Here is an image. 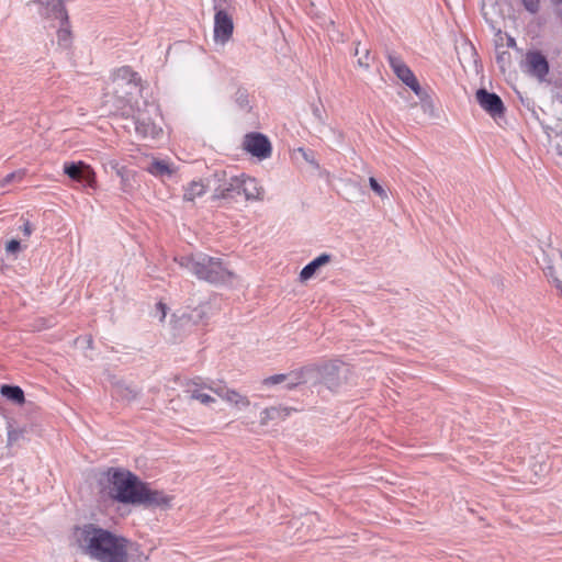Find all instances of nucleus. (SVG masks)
Returning a JSON list of instances; mask_svg holds the SVG:
<instances>
[{
  "label": "nucleus",
  "instance_id": "obj_47",
  "mask_svg": "<svg viewBox=\"0 0 562 562\" xmlns=\"http://www.w3.org/2000/svg\"><path fill=\"white\" fill-rule=\"evenodd\" d=\"M559 291H560V294L562 295V284H561Z\"/></svg>",
  "mask_w": 562,
  "mask_h": 562
},
{
  "label": "nucleus",
  "instance_id": "obj_21",
  "mask_svg": "<svg viewBox=\"0 0 562 562\" xmlns=\"http://www.w3.org/2000/svg\"><path fill=\"white\" fill-rule=\"evenodd\" d=\"M207 184H204L201 181H192L184 189L183 200L193 202L195 198L202 196L206 191Z\"/></svg>",
  "mask_w": 562,
  "mask_h": 562
},
{
  "label": "nucleus",
  "instance_id": "obj_10",
  "mask_svg": "<svg viewBox=\"0 0 562 562\" xmlns=\"http://www.w3.org/2000/svg\"><path fill=\"white\" fill-rule=\"evenodd\" d=\"M475 98L480 106L492 117L497 119L505 114L504 103L495 92H488L486 89L481 88L476 91Z\"/></svg>",
  "mask_w": 562,
  "mask_h": 562
},
{
  "label": "nucleus",
  "instance_id": "obj_22",
  "mask_svg": "<svg viewBox=\"0 0 562 562\" xmlns=\"http://www.w3.org/2000/svg\"><path fill=\"white\" fill-rule=\"evenodd\" d=\"M147 171L156 177H170L173 173L172 168L165 160H153L147 167Z\"/></svg>",
  "mask_w": 562,
  "mask_h": 562
},
{
  "label": "nucleus",
  "instance_id": "obj_3",
  "mask_svg": "<svg viewBox=\"0 0 562 562\" xmlns=\"http://www.w3.org/2000/svg\"><path fill=\"white\" fill-rule=\"evenodd\" d=\"M109 479L111 496L122 504H138L144 487V482L137 475L130 471L112 469Z\"/></svg>",
  "mask_w": 562,
  "mask_h": 562
},
{
  "label": "nucleus",
  "instance_id": "obj_27",
  "mask_svg": "<svg viewBox=\"0 0 562 562\" xmlns=\"http://www.w3.org/2000/svg\"><path fill=\"white\" fill-rule=\"evenodd\" d=\"M369 184L372 191L378 194L382 200L387 199L386 191L383 189V187L378 182V180L374 177L369 178Z\"/></svg>",
  "mask_w": 562,
  "mask_h": 562
},
{
  "label": "nucleus",
  "instance_id": "obj_29",
  "mask_svg": "<svg viewBox=\"0 0 562 562\" xmlns=\"http://www.w3.org/2000/svg\"><path fill=\"white\" fill-rule=\"evenodd\" d=\"M297 153H300L303 159L314 167H318V162L315 159V155L312 150L305 149L303 147L297 148Z\"/></svg>",
  "mask_w": 562,
  "mask_h": 562
},
{
  "label": "nucleus",
  "instance_id": "obj_37",
  "mask_svg": "<svg viewBox=\"0 0 562 562\" xmlns=\"http://www.w3.org/2000/svg\"><path fill=\"white\" fill-rule=\"evenodd\" d=\"M20 248H21V244H20V241H19V240H16V239H11V240L7 244V247H5L7 251H8V252H11V254H14V252L19 251V250H20Z\"/></svg>",
  "mask_w": 562,
  "mask_h": 562
},
{
  "label": "nucleus",
  "instance_id": "obj_13",
  "mask_svg": "<svg viewBox=\"0 0 562 562\" xmlns=\"http://www.w3.org/2000/svg\"><path fill=\"white\" fill-rule=\"evenodd\" d=\"M140 501L138 504H144L146 506H157L167 508L170 506L171 498L157 490H150L148 485L145 483L143 487V492L140 495Z\"/></svg>",
  "mask_w": 562,
  "mask_h": 562
},
{
  "label": "nucleus",
  "instance_id": "obj_5",
  "mask_svg": "<svg viewBox=\"0 0 562 562\" xmlns=\"http://www.w3.org/2000/svg\"><path fill=\"white\" fill-rule=\"evenodd\" d=\"M207 187L213 190V199H232L240 194L239 176H228L226 171H215L207 179Z\"/></svg>",
  "mask_w": 562,
  "mask_h": 562
},
{
  "label": "nucleus",
  "instance_id": "obj_20",
  "mask_svg": "<svg viewBox=\"0 0 562 562\" xmlns=\"http://www.w3.org/2000/svg\"><path fill=\"white\" fill-rule=\"evenodd\" d=\"M289 414H290V409L286 408V407H276V406H272V407L265 408L261 412L260 424L262 426H265L270 420H274V419H278V418H284Z\"/></svg>",
  "mask_w": 562,
  "mask_h": 562
},
{
  "label": "nucleus",
  "instance_id": "obj_25",
  "mask_svg": "<svg viewBox=\"0 0 562 562\" xmlns=\"http://www.w3.org/2000/svg\"><path fill=\"white\" fill-rule=\"evenodd\" d=\"M116 395L124 400H134L138 395V391L133 390L126 385H116Z\"/></svg>",
  "mask_w": 562,
  "mask_h": 562
},
{
  "label": "nucleus",
  "instance_id": "obj_49",
  "mask_svg": "<svg viewBox=\"0 0 562 562\" xmlns=\"http://www.w3.org/2000/svg\"><path fill=\"white\" fill-rule=\"evenodd\" d=\"M560 16H561V19H562V10H561V12H560Z\"/></svg>",
  "mask_w": 562,
  "mask_h": 562
},
{
  "label": "nucleus",
  "instance_id": "obj_19",
  "mask_svg": "<svg viewBox=\"0 0 562 562\" xmlns=\"http://www.w3.org/2000/svg\"><path fill=\"white\" fill-rule=\"evenodd\" d=\"M0 394L14 404L22 405L25 402L23 390L18 385L3 384Z\"/></svg>",
  "mask_w": 562,
  "mask_h": 562
},
{
  "label": "nucleus",
  "instance_id": "obj_43",
  "mask_svg": "<svg viewBox=\"0 0 562 562\" xmlns=\"http://www.w3.org/2000/svg\"><path fill=\"white\" fill-rule=\"evenodd\" d=\"M552 282L555 285V288L559 290L562 284V281L558 277H553Z\"/></svg>",
  "mask_w": 562,
  "mask_h": 562
},
{
  "label": "nucleus",
  "instance_id": "obj_2",
  "mask_svg": "<svg viewBox=\"0 0 562 562\" xmlns=\"http://www.w3.org/2000/svg\"><path fill=\"white\" fill-rule=\"evenodd\" d=\"M179 263L198 279L210 283H223L233 277L232 271L220 258L211 257L206 254L182 257Z\"/></svg>",
  "mask_w": 562,
  "mask_h": 562
},
{
  "label": "nucleus",
  "instance_id": "obj_38",
  "mask_svg": "<svg viewBox=\"0 0 562 562\" xmlns=\"http://www.w3.org/2000/svg\"><path fill=\"white\" fill-rule=\"evenodd\" d=\"M302 382H303L302 373H294V379H292L291 381L288 382L286 387L289 390H292L295 386H297L299 384H301Z\"/></svg>",
  "mask_w": 562,
  "mask_h": 562
},
{
  "label": "nucleus",
  "instance_id": "obj_18",
  "mask_svg": "<svg viewBox=\"0 0 562 562\" xmlns=\"http://www.w3.org/2000/svg\"><path fill=\"white\" fill-rule=\"evenodd\" d=\"M328 9L327 0H311L310 5L307 8V14L317 20L319 23H326V14L325 11Z\"/></svg>",
  "mask_w": 562,
  "mask_h": 562
},
{
  "label": "nucleus",
  "instance_id": "obj_40",
  "mask_svg": "<svg viewBox=\"0 0 562 562\" xmlns=\"http://www.w3.org/2000/svg\"><path fill=\"white\" fill-rule=\"evenodd\" d=\"M21 231L25 237H30L33 232L32 224L29 221H25L21 226Z\"/></svg>",
  "mask_w": 562,
  "mask_h": 562
},
{
  "label": "nucleus",
  "instance_id": "obj_32",
  "mask_svg": "<svg viewBox=\"0 0 562 562\" xmlns=\"http://www.w3.org/2000/svg\"><path fill=\"white\" fill-rule=\"evenodd\" d=\"M370 59H371L370 50L368 48H364L363 49V55H361L358 58L357 64H358L359 67L368 69L370 67Z\"/></svg>",
  "mask_w": 562,
  "mask_h": 562
},
{
  "label": "nucleus",
  "instance_id": "obj_36",
  "mask_svg": "<svg viewBox=\"0 0 562 562\" xmlns=\"http://www.w3.org/2000/svg\"><path fill=\"white\" fill-rule=\"evenodd\" d=\"M15 178H19L21 179L22 178V175L20 172H11L9 175H7L1 181H0V186L1 187H4L7 184H9L10 182H12Z\"/></svg>",
  "mask_w": 562,
  "mask_h": 562
},
{
  "label": "nucleus",
  "instance_id": "obj_7",
  "mask_svg": "<svg viewBox=\"0 0 562 562\" xmlns=\"http://www.w3.org/2000/svg\"><path fill=\"white\" fill-rule=\"evenodd\" d=\"M243 148L260 160L269 158L272 153L269 138L258 132H251L244 136Z\"/></svg>",
  "mask_w": 562,
  "mask_h": 562
},
{
  "label": "nucleus",
  "instance_id": "obj_16",
  "mask_svg": "<svg viewBox=\"0 0 562 562\" xmlns=\"http://www.w3.org/2000/svg\"><path fill=\"white\" fill-rule=\"evenodd\" d=\"M209 389L212 392H214L217 396H220L221 398H223L224 401H226L231 404H234L235 406L247 407L250 404L247 396L241 395L240 393H238L235 390L227 389L226 386H217V387L210 386Z\"/></svg>",
  "mask_w": 562,
  "mask_h": 562
},
{
  "label": "nucleus",
  "instance_id": "obj_23",
  "mask_svg": "<svg viewBox=\"0 0 562 562\" xmlns=\"http://www.w3.org/2000/svg\"><path fill=\"white\" fill-rule=\"evenodd\" d=\"M419 100H420V105H422V109L424 110L425 113H428L429 115L434 116L435 115V105H434V102H432V99L430 98V95L427 93L426 90H424L422 87H420V94H416Z\"/></svg>",
  "mask_w": 562,
  "mask_h": 562
},
{
  "label": "nucleus",
  "instance_id": "obj_4",
  "mask_svg": "<svg viewBox=\"0 0 562 562\" xmlns=\"http://www.w3.org/2000/svg\"><path fill=\"white\" fill-rule=\"evenodd\" d=\"M234 1H222V0H212L213 9H214V41L216 43L225 44L227 43L234 32V22H233V11H234Z\"/></svg>",
  "mask_w": 562,
  "mask_h": 562
},
{
  "label": "nucleus",
  "instance_id": "obj_12",
  "mask_svg": "<svg viewBox=\"0 0 562 562\" xmlns=\"http://www.w3.org/2000/svg\"><path fill=\"white\" fill-rule=\"evenodd\" d=\"M342 370H344V363L339 360L326 362L321 367V369H319L321 376L329 390L335 391L341 385V383H342L341 371Z\"/></svg>",
  "mask_w": 562,
  "mask_h": 562
},
{
  "label": "nucleus",
  "instance_id": "obj_34",
  "mask_svg": "<svg viewBox=\"0 0 562 562\" xmlns=\"http://www.w3.org/2000/svg\"><path fill=\"white\" fill-rule=\"evenodd\" d=\"M313 115L315 116V119L318 121L319 124L325 125L326 117L324 115V110L321 106H318V105L313 106Z\"/></svg>",
  "mask_w": 562,
  "mask_h": 562
},
{
  "label": "nucleus",
  "instance_id": "obj_45",
  "mask_svg": "<svg viewBox=\"0 0 562 562\" xmlns=\"http://www.w3.org/2000/svg\"><path fill=\"white\" fill-rule=\"evenodd\" d=\"M508 45L509 46H514L515 45V40L514 38H509L508 40Z\"/></svg>",
  "mask_w": 562,
  "mask_h": 562
},
{
  "label": "nucleus",
  "instance_id": "obj_44",
  "mask_svg": "<svg viewBox=\"0 0 562 562\" xmlns=\"http://www.w3.org/2000/svg\"><path fill=\"white\" fill-rule=\"evenodd\" d=\"M553 5L562 4V0H550Z\"/></svg>",
  "mask_w": 562,
  "mask_h": 562
},
{
  "label": "nucleus",
  "instance_id": "obj_26",
  "mask_svg": "<svg viewBox=\"0 0 562 562\" xmlns=\"http://www.w3.org/2000/svg\"><path fill=\"white\" fill-rule=\"evenodd\" d=\"M191 393L190 397L192 400H196L199 402H201L202 404H210V403H214L215 400L210 396L209 394H205V393H202L200 390L198 389H193L192 391H189Z\"/></svg>",
  "mask_w": 562,
  "mask_h": 562
},
{
  "label": "nucleus",
  "instance_id": "obj_15",
  "mask_svg": "<svg viewBox=\"0 0 562 562\" xmlns=\"http://www.w3.org/2000/svg\"><path fill=\"white\" fill-rule=\"evenodd\" d=\"M45 7V14L60 21L61 26L68 23V13L65 8L67 0H37Z\"/></svg>",
  "mask_w": 562,
  "mask_h": 562
},
{
  "label": "nucleus",
  "instance_id": "obj_17",
  "mask_svg": "<svg viewBox=\"0 0 562 562\" xmlns=\"http://www.w3.org/2000/svg\"><path fill=\"white\" fill-rule=\"evenodd\" d=\"M330 260H331V256L329 254H322L318 257H316L315 259H313L301 270V272H300L301 281H306V280L311 279L321 267L329 263Z\"/></svg>",
  "mask_w": 562,
  "mask_h": 562
},
{
  "label": "nucleus",
  "instance_id": "obj_6",
  "mask_svg": "<svg viewBox=\"0 0 562 562\" xmlns=\"http://www.w3.org/2000/svg\"><path fill=\"white\" fill-rule=\"evenodd\" d=\"M126 120L127 123L123 125L124 128L131 130L133 127L142 138H156L161 133V128L154 123L148 110L138 109L131 119L126 117Z\"/></svg>",
  "mask_w": 562,
  "mask_h": 562
},
{
  "label": "nucleus",
  "instance_id": "obj_28",
  "mask_svg": "<svg viewBox=\"0 0 562 562\" xmlns=\"http://www.w3.org/2000/svg\"><path fill=\"white\" fill-rule=\"evenodd\" d=\"M289 376L290 375H286V374H274V375L263 379L262 384L267 385V386L280 384L282 382L288 381Z\"/></svg>",
  "mask_w": 562,
  "mask_h": 562
},
{
  "label": "nucleus",
  "instance_id": "obj_24",
  "mask_svg": "<svg viewBox=\"0 0 562 562\" xmlns=\"http://www.w3.org/2000/svg\"><path fill=\"white\" fill-rule=\"evenodd\" d=\"M235 102L240 110L250 111L249 93L245 88H238L235 93Z\"/></svg>",
  "mask_w": 562,
  "mask_h": 562
},
{
  "label": "nucleus",
  "instance_id": "obj_39",
  "mask_svg": "<svg viewBox=\"0 0 562 562\" xmlns=\"http://www.w3.org/2000/svg\"><path fill=\"white\" fill-rule=\"evenodd\" d=\"M70 37V31L66 27H60L58 30V40L59 42H66Z\"/></svg>",
  "mask_w": 562,
  "mask_h": 562
},
{
  "label": "nucleus",
  "instance_id": "obj_9",
  "mask_svg": "<svg viewBox=\"0 0 562 562\" xmlns=\"http://www.w3.org/2000/svg\"><path fill=\"white\" fill-rule=\"evenodd\" d=\"M64 173L67 175L71 180L81 182L87 187H95V172L89 165L85 164L83 161L65 162Z\"/></svg>",
  "mask_w": 562,
  "mask_h": 562
},
{
  "label": "nucleus",
  "instance_id": "obj_35",
  "mask_svg": "<svg viewBox=\"0 0 562 562\" xmlns=\"http://www.w3.org/2000/svg\"><path fill=\"white\" fill-rule=\"evenodd\" d=\"M156 311L159 313V321L164 322L167 316L168 306L162 302H158L156 304Z\"/></svg>",
  "mask_w": 562,
  "mask_h": 562
},
{
  "label": "nucleus",
  "instance_id": "obj_41",
  "mask_svg": "<svg viewBox=\"0 0 562 562\" xmlns=\"http://www.w3.org/2000/svg\"><path fill=\"white\" fill-rule=\"evenodd\" d=\"M544 274L550 278L551 280L553 277H557V272L554 267L549 262V265L544 268Z\"/></svg>",
  "mask_w": 562,
  "mask_h": 562
},
{
  "label": "nucleus",
  "instance_id": "obj_48",
  "mask_svg": "<svg viewBox=\"0 0 562 562\" xmlns=\"http://www.w3.org/2000/svg\"><path fill=\"white\" fill-rule=\"evenodd\" d=\"M559 136H560V137H561V139H562V132L559 134Z\"/></svg>",
  "mask_w": 562,
  "mask_h": 562
},
{
  "label": "nucleus",
  "instance_id": "obj_46",
  "mask_svg": "<svg viewBox=\"0 0 562 562\" xmlns=\"http://www.w3.org/2000/svg\"><path fill=\"white\" fill-rule=\"evenodd\" d=\"M360 54V50H359V45L356 47V50H355V55H359Z\"/></svg>",
  "mask_w": 562,
  "mask_h": 562
},
{
  "label": "nucleus",
  "instance_id": "obj_33",
  "mask_svg": "<svg viewBox=\"0 0 562 562\" xmlns=\"http://www.w3.org/2000/svg\"><path fill=\"white\" fill-rule=\"evenodd\" d=\"M510 54L508 52H502L497 55L496 61L499 65L502 71H505V65L509 63Z\"/></svg>",
  "mask_w": 562,
  "mask_h": 562
},
{
  "label": "nucleus",
  "instance_id": "obj_30",
  "mask_svg": "<svg viewBox=\"0 0 562 562\" xmlns=\"http://www.w3.org/2000/svg\"><path fill=\"white\" fill-rule=\"evenodd\" d=\"M116 176L121 178L122 182V190L128 191V183H127V170L125 167H115Z\"/></svg>",
  "mask_w": 562,
  "mask_h": 562
},
{
  "label": "nucleus",
  "instance_id": "obj_42",
  "mask_svg": "<svg viewBox=\"0 0 562 562\" xmlns=\"http://www.w3.org/2000/svg\"><path fill=\"white\" fill-rule=\"evenodd\" d=\"M552 282L555 285V288L559 290L562 284V281L558 277H553Z\"/></svg>",
  "mask_w": 562,
  "mask_h": 562
},
{
  "label": "nucleus",
  "instance_id": "obj_11",
  "mask_svg": "<svg viewBox=\"0 0 562 562\" xmlns=\"http://www.w3.org/2000/svg\"><path fill=\"white\" fill-rule=\"evenodd\" d=\"M524 67L528 74L540 80L549 72V63L546 56L538 50H530L526 54Z\"/></svg>",
  "mask_w": 562,
  "mask_h": 562
},
{
  "label": "nucleus",
  "instance_id": "obj_14",
  "mask_svg": "<svg viewBox=\"0 0 562 562\" xmlns=\"http://www.w3.org/2000/svg\"><path fill=\"white\" fill-rule=\"evenodd\" d=\"M240 180V193H244L246 200H263L265 190L259 186L255 178L246 177L245 175L239 176Z\"/></svg>",
  "mask_w": 562,
  "mask_h": 562
},
{
  "label": "nucleus",
  "instance_id": "obj_1",
  "mask_svg": "<svg viewBox=\"0 0 562 562\" xmlns=\"http://www.w3.org/2000/svg\"><path fill=\"white\" fill-rule=\"evenodd\" d=\"M130 540L98 524L75 526L69 536V546L79 554L98 562H123Z\"/></svg>",
  "mask_w": 562,
  "mask_h": 562
},
{
  "label": "nucleus",
  "instance_id": "obj_31",
  "mask_svg": "<svg viewBox=\"0 0 562 562\" xmlns=\"http://www.w3.org/2000/svg\"><path fill=\"white\" fill-rule=\"evenodd\" d=\"M524 8L530 13H537L540 9V0H521Z\"/></svg>",
  "mask_w": 562,
  "mask_h": 562
},
{
  "label": "nucleus",
  "instance_id": "obj_8",
  "mask_svg": "<svg viewBox=\"0 0 562 562\" xmlns=\"http://www.w3.org/2000/svg\"><path fill=\"white\" fill-rule=\"evenodd\" d=\"M387 61L396 77L406 85L415 94H420V85L404 60L394 54L387 55Z\"/></svg>",
  "mask_w": 562,
  "mask_h": 562
}]
</instances>
